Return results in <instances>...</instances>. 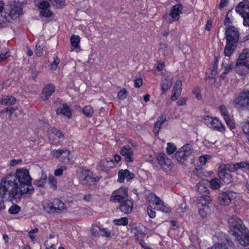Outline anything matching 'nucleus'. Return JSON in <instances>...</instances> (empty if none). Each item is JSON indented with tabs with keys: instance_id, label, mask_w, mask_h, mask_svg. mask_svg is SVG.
I'll use <instances>...</instances> for the list:
<instances>
[{
	"instance_id": "obj_1",
	"label": "nucleus",
	"mask_w": 249,
	"mask_h": 249,
	"mask_svg": "<svg viewBox=\"0 0 249 249\" xmlns=\"http://www.w3.org/2000/svg\"><path fill=\"white\" fill-rule=\"evenodd\" d=\"M31 180L28 170L17 169L15 173L9 174L1 179L0 196L3 197L7 194L9 201L17 202L23 194L33 192Z\"/></svg>"
},
{
	"instance_id": "obj_2",
	"label": "nucleus",
	"mask_w": 249,
	"mask_h": 249,
	"mask_svg": "<svg viewBox=\"0 0 249 249\" xmlns=\"http://www.w3.org/2000/svg\"><path fill=\"white\" fill-rule=\"evenodd\" d=\"M239 30L234 26H230L226 29V44L224 50L226 56H230L234 52L239 41Z\"/></svg>"
},
{
	"instance_id": "obj_3",
	"label": "nucleus",
	"mask_w": 249,
	"mask_h": 249,
	"mask_svg": "<svg viewBox=\"0 0 249 249\" xmlns=\"http://www.w3.org/2000/svg\"><path fill=\"white\" fill-rule=\"evenodd\" d=\"M228 223L229 232L233 236H238V232H243L245 230H247L242 220L237 217L234 216L229 218Z\"/></svg>"
},
{
	"instance_id": "obj_4",
	"label": "nucleus",
	"mask_w": 249,
	"mask_h": 249,
	"mask_svg": "<svg viewBox=\"0 0 249 249\" xmlns=\"http://www.w3.org/2000/svg\"><path fill=\"white\" fill-rule=\"evenodd\" d=\"M232 104L235 108L249 110V90L241 92L233 100Z\"/></svg>"
},
{
	"instance_id": "obj_5",
	"label": "nucleus",
	"mask_w": 249,
	"mask_h": 249,
	"mask_svg": "<svg viewBox=\"0 0 249 249\" xmlns=\"http://www.w3.org/2000/svg\"><path fill=\"white\" fill-rule=\"evenodd\" d=\"M80 180L83 185L88 188H90L95 185L99 180L98 178L93 177L92 172L89 170L80 169Z\"/></svg>"
},
{
	"instance_id": "obj_6",
	"label": "nucleus",
	"mask_w": 249,
	"mask_h": 249,
	"mask_svg": "<svg viewBox=\"0 0 249 249\" xmlns=\"http://www.w3.org/2000/svg\"><path fill=\"white\" fill-rule=\"evenodd\" d=\"M146 200L149 203L155 205L154 209L160 210L165 213L170 211V209L166 207L163 202L154 193H150L146 197Z\"/></svg>"
},
{
	"instance_id": "obj_7",
	"label": "nucleus",
	"mask_w": 249,
	"mask_h": 249,
	"mask_svg": "<svg viewBox=\"0 0 249 249\" xmlns=\"http://www.w3.org/2000/svg\"><path fill=\"white\" fill-rule=\"evenodd\" d=\"M204 122L209 127L212 129L222 131L225 130V126L222 124L221 121L216 117H211L205 116L203 117Z\"/></svg>"
},
{
	"instance_id": "obj_8",
	"label": "nucleus",
	"mask_w": 249,
	"mask_h": 249,
	"mask_svg": "<svg viewBox=\"0 0 249 249\" xmlns=\"http://www.w3.org/2000/svg\"><path fill=\"white\" fill-rule=\"evenodd\" d=\"M193 151V147L189 143L186 144L179 149L175 154V157L178 161L181 162L186 160L191 156Z\"/></svg>"
},
{
	"instance_id": "obj_9",
	"label": "nucleus",
	"mask_w": 249,
	"mask_h": 249,
	"mask_svg": "<svg viewBox=\"0 0 249 249\" xmlns=\"http://www.w3.org/2000/svg\"><path fill=\"white\" fill-rule=\"evenodd\" d=\"M127 189L121 187L114 191L110 197V200L115 203L121 202L128 198Z\"/></svg>"
},
{
	"instance_id": "obj_10",
	"label": "nucleus",
	"mask_w": 249,
	"mask_h": 249,
	"mask_svg": "<svg viewBox=\"0 0 249 249\" xmlns=\"http://www.w3.org/2000/svg\"><path fill=\"white\" fill-rule=\"evenodd\" d=\"M235 11L243 18L244 25L249 26V7L245 6L243 2H240L236 7Z\"/></svg>"
},
{
	"instance_id": "obj_11",
	"label": "nucleus",
	"mask_w": 249,
	"mask_h": 249,
	"mask_svg": "<svg viewBox=\"0 0 249 249\" xmlns=\"http://www.w3.org/2000/svg\"><path fill=\"white\" fill-rule=\"evenodd\" d=\"M236 194L232 191H226L220 194L218 196V201L221 205H228L231 200L236 197Z\"/></svg>"
},
{
	"instance_id": "obj_12",
	"label": "nucleus",
	"mask_w": 249,
	"mask_h": 249,
	"mask_svg": "<svg viewBox=\"0 0 249 249\" xmlns=\"http://www.w3.org/2000/svg\"><path fill=\"white\" fill-rule=\"evenodd\" d=\"M36 6L41 10L39 15L41 17H50L52 16L53 13L50 10H47L50 7V3L45 0L36 2Z\"/></svg>"
},
{
	"instance_id": "obj_13",
	"label": "nucleus",
	"mask_w": 249,
	"mask_h": 249,
	"mask_svg": "<svg viewBox=\"0 0 249 249\" xmlns=\"http://www.w3.org/2000/svg\"><path fill=\"white\" fill-rule=\"evenodd\" d=\"M227 164L221 165L219 167L218 176L224 182L229 183L231 181V176L227 171L229 169Z\"/></svg>"
},
{
	"instance_id": "obj_14",
	"label": "nucleus",
	"mask_w": 249,
	"mask_h": 249,
	"mask_svg": "<svg viewBox=\"0 0 249 249\" xmlns=\"http://www.w3.org/2000/svg\"><path fill=\"white\" fill-rule=\"evenodd\" d=\"M241 234L238 233V236H234L235 241H237L240 245L243 247L249 246V232L245 230L243 232H240Z\"/></svg>"
},
{
	"instance_id": "obj_15",
	"label": "nucleus",
	"mask_w": 249,
	"mask_h": 249,
	"mask_svg": "<svg viewBox=\"0 0 249 249\" xmlns=\"http://www.w3.org/2000/svg\"><path fill=\"white\" fill-rule=\"evenodd\" d=\"M118 203H120L119 209L122 212L125 214H127L131 212L133 209V204L130 200L127 198Z\"/></svg>"
},
{
	"instance_id": "obj_16",
	"label": "nucleus",
	"mask_w": 249,
	"mask_h": 249,
	"mask_svg": "<svg viewBox=\"0 0 249 249\" xmlns=\"http://www.w3.org/2000/svg\"><path fill=\"white\" fill-rule=\"evenodd\" d=\"M120 153L124 157L126 162H130L133 161V151L129 146L122 147Z\"/></svg>"
},
{
	"instance_id": "obj_17",
	"label": "nucleus",
	"mask_w": 249,
	"mask_h": 249,
	"mask_svg": "<svg viewBox=\"0 0 249 249\" xmlns=\"http://www.w3.org/2000/svg\"><path fill=\"white\" fill-rule=\"evenodd\" d=\"M236 73L240 75L244 76L249 73V63L236 62L235 67Z\"/></svg>"
},
{
	"instance_id": "obj_18",
	"label": "nucleus",
	"mask_w": 249,
	"mask_h": 249,
	"mask_svg": "<svg viewBox=\"0 0 249 249\" xmlns=\"http://www.w3.org/2000/svg\"><path fill=\"white\" fill-rule=\"evenodd\" d=\"M135 176L133 173H130L127 170H121L118 172V181L120 182H123L125 178L130 180L135 178Z\"/></svg>"
},
{
	"instance_id": "obj_19",
	"label": "nucleus",
	"mask_w": 249,
	"mask_h": 249,
	"mask_svg": "<svg viewBox=\"0 0 249 249\" xmlns=\"http://www.w3.org/2000/svg\"><path fill=\"white\" fill-rule=\"evenodd\" d=\"M229 172H235L239 169L247 168L249 170V163L245 161L233 164H227V166Z\"/></svg>"
},
{
	"instance_id": "obj_20",
	"label": "nucleus",
	"mask_w": 249,
	"mask_h": 249,
	"mask_svg": "<svg viewBox=\"0 0 249 249\" xmlns=\"http://www.w3.org/2000/svg\"><path fill=\"white\" fill-rule=\"evenodd\" d=\"M55 87L53 84H49L46 86L43 89L41 93V98L43 100H47L49 97L54 92Z\"/></svg>"
},
{
	"instance_id": "obj_21",
	"label": "nucleus",
	"mask_w": 249,
	"mask_h": 249,
	"mask_svg": "<svg viewBox=\"0 0 249 249\" xmlns=\"http://www.w3.org/2000/svg\"><path fill=\"white\" fill-rule=\"evenodd\" d=\"M52 155L56 158H61L65 160L69 156V151L67 149L53 150L51 152Z\"/></svg>"
},
{
	"instance_id": "obj_22",
	"label": "nucleus",
	"mask_w": 249,
	"mask_h": 249,
	"mask_svg": "<svg viewBox=\"0 0 249 249\" xmlns=\"http://www.w3.org/2000/svg\"><path fill=\"white\" fill-rule=\"evenodd\" d=\"M113 165L114 162L112 160L103 159L100 161L97 165V167L99 170L106 171L110 168L113 167Z\"/></svg>"
},
{
	"instance_id": "obj_23",
	"label": "nucleus",
	"mask_w": 249,
	"mask_h": 249,
	"mask_svg": "<svg viewBox=\"0 0 249 249\" xmlns=\"http://www.w3.org/2000/svg\"><path fill=\"white\" fill-rule=\"evenodd\" d=\"M56 112L57 115L63 114L67 117L68 118H71V109L67 104H63L62 107L58 108Z\"/></svg>"
},
{
	"instance_id": "obj_24",
	"label": "nucleus",
	"mask_w": 249,
	"mask_h": 249,
	"mask_svg": "<svg viewBox=\"0 0 249 249\" xmlns=\"http://www.w3.org/2000/svg\"><path fill=\"white\" fill-rule=\"evenodd\" d=\"M181 10L182 6L180 5H176L172 7L170 16L175 21L179 19V15L182 13Z\"/></svg>"
},
{
	"instance_id": "obj_25",
	"label": "nucleus",
	"mask_w": 249,
	"mask_h": 249,
	"mask_svg": "<svg viewBox=\"0 0 249 249\" xmlns=\"http://www.w3.org/2000/svg\"><path fill=\"white\" fill-rule=\"evenodd\" d=\"M159 163L162 166L169 167L171 164V160L164 154H160L157 158Z\"/></svg>"
},
{
	"instance_id": "obj_26",
	"label": "nucleus",
	"mask_w": 249,
	"mask_h": 249,
	"mask_svg": "<svg viewBox=\"0 0 249 249\" xmlns=\"http://www.w3.org/2000/svg\"><path fill=\"white\" fill-rule=\"evenodd\" d=\"M173 84V77L167 76L163 80V82L161 85V89L162 92L164 93L169 90Z\"/></svg>"
},
{
	"instance_id": "obj_27",
	"label": "nucleus",
	"mask_w": 249,
	"mask_h": 249,
	"mask_svg": "<svg viewBox=\"0 0 249 249\" xmlns=\"http://www.w3.org/2000/svg\"><path fill=\"white\" fill-rule=\"evenodd\" d=\"M222 68L224 70L223 73L226 74L233 68V64L229 58H226L222 63Z\"/></svg>"
},
{
	"instance_id": "obj_28",
	"label": "nucleus",
	"mask_w": 249,
	"mask_h": 249,
	"mask_svg": "<svg viewBox=\"0 0 249 249\" xmlns=\"http://www.w3.org/2000/svg\"><path fill=\"white\" fill-rule=\"evenodd\" d=\"M52 202L54 212L58 213L66 208V205L58 199H54Z\"/></svg>"
},
{
	"instance_id": "obj_29",
	"label": "nucleus",
	"mask_w": 249,
	"mask_h": 249,
	"mask_svg": "<svg viewBox=\"0 0 249 249\" xmlns=\"http://www.w3.org/2000/svg\"><path fill=\"white\" fill-rule=\"evenodd\" d=\"M237 61L244 63H249V49H245L239 55Z\"/></svg>"
},
{
	"instance_id": "obj_30",
	"label": "nucleus",
	"mask_w": 249,
	"mask_h": 249,
	"mask_svg": "<svg viewBox=\"0 0 249 249\" xmlns=\"http://www.w3.org/2000/svg\"><path fill=\"white\" fill-rule=\"evenodd\" d=\"M50 138L54 140L58 139L59 140L63 138V135L62 133L57 129L55 128H51L50 130Z\"/></svg>"
},
{
	"instance_id": "obj_31",
	"label": "nucleus",
	"mask_w": 249,
	"mask_h": 249,
	"mask_svg": "<svg viewBox=\"0 0 249 249\" xmlns=\"http://www.w3.org/2000/svg\"><path fill=\"white\" fill-rule=\"evenodd\" d=\"M211 197L207 195H202L201 196L198 198V205H200L198 207L203 206L206 205L208 206V204L211 201Z\"/></svg>"
},
{
	"instance_id": "obj_32",
	"label": "nucleus",
	"mask_w": 249,
	"mask_h": 249,
	"mask_svg": "<svg viewBox=\"0 0 249 249\" xmlns=\"http://www.w3.org/2000/svg\"><path fill=\"white\" fill-rule=\"evenodd\" d=\"M53 202L48 200H45L42 202V206L44 211L49 213H54V209H53Z\"/></svg>"
},
{
	"instance_id": "obj_33",
	"label": "nucleus",
	"mask_w": 249,
	"mask_h": 249,
	"mask_svg": "<svg viewBox=\"0 0 249 249\" xmlns=\"http://www.w3.org/2000/svg\"><path fill=\"white\" fill-rule=\"evenodd\" d=\"M16 101V99L13 96H6L1 100V104L6 106H10L15 104Z\"/></svg>"
},
{
	"instance_id": "obj_34",
	"label": "nucleus",
	"mask_w": 249,
	"mask_h": 249,
	"mask_svg": "<svg viewBox=\"0 0 249 249\" xmlns=\"http://www.w3.org/2000/svg\"><path fill=\"white\" fill-rule=\"evenodd\" d=\"M22 14L23 12L22 8L20 7H15L10 10L9 15L10 16H13L16 18H18Z\"/></svg>"
},
{
	"instance_id": "obj_35",
	"label": "nucleus",
	"mask_w": 249,
	"mask_h": 249,
	"mask_svg": "<svg viewBox=\"0 0 249 249\" xmlns=\"http://www.w3.org/2000/svg\"><path fill=\"white\" fill-rule=\"evenodd\" d=\"M198 213L202 217H206L208 213L210 212V209L209 206H204L199 207Z\"/></svg>"
},
{
	"instance_id": "obj_36",
	"label": "nucleus",
	"mask_w": 249,
	"mask_h": 249,
	"mask_svg": "<svg viewBox=\"0 0 249 249\" xmlns=\"http://www.w3.org/2000/svg\"><path fill=\"white\" fill-rule=\"evenodd\" d=\"M53 6L56 8H62L65 6L64 0H49Z\"/></svg>"
},
{
	"instance_id": "obj_37",
	"label": "nucleus",
	"mask_w": 249,
	"mask_h": 249,
	"mask_svg": "<svg viewBox=\"0 0 249 249\" xmlns=\"http://www.w3.org/2000/svg\"><path fill=\"white\" fill-rule=\"evenodd\" d=\"M83 112L87 117H90L94 113V110L90 106H87L83 108Z\"/></svg>"
},
{
	"instance_id": "obj_38",
	"label": "nucleus",
	"mask_w": 249,
	"mask_h": 249,
	"mask_svg": "<svg viewBox=\"0 0 249 249\" xmlns=\"http://www.w3.org/2000/svg\"><path fill=\"white\" fill-rule=\"evenodd\" d=\"M220 180L217 178H213L211 180L210 185L211 188L213 189H218L220 187Z\"/></svg>"
},
{
	"instance_id": "obj_39",
	"label": "nucleus",
	"mask_w": 249,
	"mask_h": 249,
	"mask_svg": "<svg viewBox=\"0 0 249 249\" xmlns=\"http://www.w3.org/2000/svg\"><path fill=\"white\" fill-rule=\"evenodd\" d=\"M100 231H101V226L98 225H92L91 230V235L94 237L100 236Z\"/></svg>"
},
{
	"instance_id": "obj_40",
	"label": "nucleus",
	"mask_w": 249,
	"mask_h": 249,
	"mask_svg": "<svg viewBox=\"0 0 249 249\" xmlns=\"http://www.w3.org/2000/svg\"><path fill=\"white\" fill-rule=\"evenodd\" d=\"M80 42V37L78 36L72 35L71 37V45L77 48L79 47Z\"/></svg>"
},
{
	"instance_id": "obj_41",
	"label": "nucleus",
	"mask_w": 249,
	"mask_h": 249,
	"mask_svg": "<svg viewBox=\"0 0 249 249\" xmlns=\"http://www.w3.org/2000/svg\"><path fill=\"white\" fill-rule=\"evenodd\" d=\"M113 222L115 225L119 226H125L128 224L127 219L125 217H122L120 219H114Z\"/></svg>"
},
{
	"instance_id": "obj_42",
	"label": "nucleus",
	"mask_w": 249,
	"mask_h": 249,
	"mask_svg": "<svg viewBox=\"0 0 249 249\" xmlns=\"http://www.w3.org/2000/svg\"><path fill=\"white\" fill-rule=\"evenodd\" d=\"M177 150V147L175 145L171 142H169L167 144V147L166 148V152L168 155H171L173 154Z\"/></svg>"
},
{
	"instance_id": "obj_43",
	"label": "nucleus",
	"mask_w": 249,
	"mask_h": 249,
	"mask_svg": "<svg viewBox=\"0 0 249 249\" xmlns=\"http://www.w3.org/2000/svg\"><path fill=\"white\" fill-rule=\"evenodd\" d=\"M48 181L51 188L54 190H56L57 187V182L54 177L53 176L50 177L48 178Z\"/></svg>"
},
{
	"instance_id": "obj_44",
	"label": "nucleus",
	"mask_w": 249,
	"mask_h": 249,
	"mask_svg": "<svg viewBox=\"0 0 249 249\" xmlns=\"http://www.w3.org/2000/svg\"><path fill=\"white\" fill-rule=\"evenodd\" d=\"M44 46L43 44H40L39 42L36 45V49L35 51L36 54L38 56L40 57L42 55L43 49Z\"/></svg>"
},
{
	"instance_id": "obj_45",
	"label": "nucleus",
	"mask_w": 249,
	"mask_h": 249,
	"mask_svg": "<svg viewBox=\"0 0 249 249\" xmlns=\"http://www.w3.org/2000/svg\"><path fill=\"white\" fill-rule=\"evenodd\" d=\"M20 211V207L17 205H13L9 209V213L11 214H17Z\"/></svg>"
},
{
	"instance_id": "obj_46",
	"label": "nucleus",
	"mask_w": 249,
	"mask_h": 249,
	"mask_svg": "<svg viewBox=\"0 0 249 249\" xmlns=\"http://www.w3.org/2000/svg\"><path fill=\"white\" fill-rule=\"evenodd\" d=\"M182 87V81L180 80H177L173 88L172 91L181 93Z\"/></svg>"
},
{
	"instance_id": "obj_47",
	"label": "nucleus",
	"mask_w": 249,
	"mask_h": 249,
	"mask_svg": "<svg viewBox=\"0 0 249 249\" xmlns=\"http://www.w3.org/2000/svg\"><path fill=\"white\" fill-rule=\"evenodd\" d=\"M197 188L198 191L200 194L203 195H207L208 190V189L203 184H197Z\"/></svg>"
},
{
	"instance_id": "obj_48",
	"label": "nucleus",
	"mask_w": 249,
	"mask_h": 249,
	"mask_svg": "<svg viewBox=\"0 0 249 249\" xmlns=\"http://www.w3.org/2000/svg\"><path fill=\"white\" fill-rule=\"evenodd\" d=\"M127 91L125 89H121L118 93L117 96L119 99L121 100L124 99L127 96Z\"/></svg>"
},
{
	"instance_id": "obj_49",
	"label": "nucleus",
	"mask_w": 249,
	"mask_h": 249,
	"mask_svg": "<svg viewBox=\"0 0 249 249\" xmlns=\"http://www.w3.org/2000/svg\"><path fill=\"white\" fill-rule=\"evenodd\" d=\"M110 232L106 228H104L101 226V231H100V235L104 237H110Z\"/></svg>"
},
{
	"instance_id": "obj_50",
	"label": "nucleus",
	"mask_w": 249,
	"mask_h": 249,
	"mask_svg": "<svg viewBox=\"0 0 249 249\" xmlns=\"http://www.w3.org/2000/svg\"><path fill=\"white\" fill-rule=\"evenodd\" d=\"M53 61L51 65L52 70H55L60 62L59 59L57 56L54 57Z\"/></svg>"
},
{
	"instance_id": "obj_51",
	"label": "nucleus",
	"mask_w": 249,
	"mask_h": 249,
	"mask_svg": "<svg viewBox=\"0 0 249 249\" xmlns=\"http://www.w3.org/2000/svg\"><path fill=\"white\" fill-rule=\"evenodd\" d=\"M244 132L247 135V138L249 141V122L244 123L242 126Z\"/></svg>"
},
{
	"instance_id": "obj_52",
	"label": "nucleus",
	"mask_w": 249,
	"mask_h": 249,
	"mask_svg": "<svg viewBox=\"0 0 249 249\" xmlns=\"http://www.w3.org/2000/svg\"><path fill=\"white\" fill-rule=\"evenodd\" d=\"M224 119L227 124L229 126L231 129H233L235 127L234 124L231 120L230 116L229 117H226Z\"/></svg>"
},
{
	"instance_id": "obj_53",
	"label": "nucleus",
	"mask_w": 249,
	"mask_h": 249,
	"mask_svg": "<svg viewBox=\"0 0 249 249\" xmlns=\"http://www.w3.org/2000/svg\"><path fill=\"white\" fill-rule=\"evenodd\" d=\"M38 231V229L36 228L34 230H31L28 232V235L30 237L32 241H34L36 239V236L35 235V233H37Z\"/></svg>"
},
{
	"instance_id": "obj_54",
	"label": "nucleus",
	"mask_w": 249,
	"mask_h": 249,
	"mask_svg": "<svg viewBox=\"0 0 249 249\" xmlns=\"http://www.w3.org/2000/svg\"><path fill=\"white\" fill-rule=\"evenodd\" d=\"M219 110L221 114L223 116L224 119H225L226 117L230 116L229 114H228L226 107L224 106H221L219 107Z\"/></svg>"
},
{
	"instance_id": "obj_55",
	"label": "nucleus",
	"mask_w": 249,
	"mask_h": 249,
	"mask_svg": "<svg viewBox=\"0 0 249 249\" xmlns=\"http://www.w3.org/2000/svg\"><path fill=\"white\" fill-rule=\"evenodd\" d=\"M208 249H228L225 246V245H224L221 244L217 243L213 245L212 247H211L210 248H208Z\"/></svg>"
},
{
	"instance_id": "obj_56",
	"label": "nucleus",
	"mask_w": 249,
	"mask_h": 249,
	"mask_svg": "<svg viewBox=\"0 0 249 249\" xmlns=\"http://www.w3.org/2000/svg\"><path fill=\"white\" fill-rule=\"evenodd\" d=\"M47 178L46 177H42L38 179L37 181L36 185L38 187H42L46 182Z\"/></svg>"
},
{
	"instance_id": "obj_57",
	"label": "nucleus",
	"mask_w": 249,
	"mask_h": 249,
	"mask_svg": "<svg viewBox=\"0 0 249 249\" xmlns=\"http://www.w3.org/2000/svg\"><path fill=\"white\" fill-rule=\"evenodd\" d=\"M152 207L151 205H150L149 207L147 208V213L150 218H153L156 216V213L152 210Z\"/></svg>"
},
{
	"instance_id": "obj_58",
	"label": "nucleus",
	"mask_w": 249,
	"mask_h": 249,
	"mask_svg": "<svg viewBox=\"0 0 249 249\" xmlns=\"http://www.w3.org/2000/svg\"><path fill=\"white\" fill-rule=\"evenodd\" d=\"M167 45L165 43H160V51L163 53V54L165 55V53H167L168 50L167 49Z\"/></svg>"
},
{
	"instance_id": "obj_59",
	"label": "nucleus",
	"mask_w": 249,
	"mask_h": 249,
	"mask_svg": "<svg viewBox=\"0 0 249 249\" xmlns=\"http://www.w3.org/2000/svg\"><path fill=\"white\" fill-rule=\"evenodd\" d=\"M135 87L140 88L142 84V80L141 78H137L134 80Z\"/></svg>"
},
{
	"instance_id": "obj_60",
	"label": "nucleus",
	"mask_w": 249,
	"mask_h": 249,
	"mask_svg": "<svg viewBox=\"0 0 249 249\" xmlns=\"http://www.w3.org/2000/svg\"><path fill=\"white\" fill-rule=\"evenodd\" d=\"M180 95V92L172 91V95L171 96V99L172 101H176L178 99Z\"/></svg>"
},
{
	"instance_id": "obj_61",
	"label": "nucleus",
	"mask_w": 249,
	"mask_h": 249,
	"mask_svg": "<svg viewBox=\"0 0 249 249\" xmlns=\"http://www.w3.org/2000/svg\"><path fill=\"white\" fill-rule=\"evenodd\" d=\"M65 169H66V167L65 166L61 167L60 168L57 169L54 171V175L56 176H60L62 174L63 171L65 170Z\"/></svg>"
},
{
	"instance_id": "obj_62",
	"label": "nucleus",
	"mask_w": 249,
	"mask_h": 249,
	"mask_svg": "<svg viewBox=\"0 0 249 249\" xmlns=\"http://www.w3.org/2000/svg\"><path fill=\"white\" fill-rule=\"evenodd\" d=\"M21 160L18 159V160H12L10 161L9 165L11 166H14L17 164H18L21 163Z\"/></svg>"
},
{
	"instance_id": "obj_63",
	"label": "nucleus",
	"mask_w": 249,
	"mask_h": 249,
	"mask_svg": "<svg viewBox=\"0 0 249 249\" xmlns=\"http://www.w3.org/2000/svg\"><path fill=\"white\" fill-rule=\"evenodd\" d=\"M187 98H181L179 101L177 102V105L178 106H184L186 104Z\"/></svg>"
},
{
	"instance_id": "obj_64",
	"label": "nucleus",
	"mask_w": 249,
	"mask_h": 249,
	"mask_svg": "<svg viewBox=\"0 0 249 249\" xmlns=\"http://www.w3.org/2000/svg\"><path fill=\"white\" fill-rule=\"evenodd\" d=\"M232 10H230L228 12L226 17L225 20V23L226 22H230V18L232 17Z\"/></svg>"
}]
</instances>
